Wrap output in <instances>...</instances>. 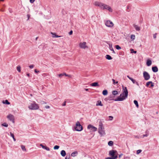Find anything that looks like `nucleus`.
<instances>
[{"instance_id": "c756f323", "label": "nucleus", "mask_w": 159, "mask_h": 159, "mask_svg": "<svg viewBox=\"0 0 159 159\" xmlns=\"http://www.w3.org/2000/svg\"><path fill=\"white\" fill-rule=\"evenodd\" d=\"M116 157H107L106 158V159H116Z\"/></svg>"}, {"instance_id": "412c9836", "label": "nucleus", "mask_w": 159, "mask_h": 159, "mask_svg": "<svg viewBox=\"0 0 159 159\" xmlns=\"http://www.w3.org/2000/svg\"><path fill=\"white\" fill-rule=\"evenodd\" d=\"M106 58L108 60H111L112 59V57L109 55H107L106 56Z\"/></svg>"}, {"instance_id": "864d4df0", "label": "nucleus", "mask_w": 159, "mask_h": 159, "mask_svg": "<svg viewBox=\"0 0 159 159\" xmlns=\"http://www.w3.org/2000/svg\"><path fill=\"white\" fill-rule=\"evenodd\" d=\"M157 34V33H156V34H155L153 35V38H154V39H155V38H156V34Z\"/></svg>"}, {"instance_id": "7ed1b4c3", "label": "nucleus", "mask_w": 159, "mask_h": 159, "mask_svg": "<svg viewBox=\"0 0 159 159\" xmlns=\"http://www.w3.org/2000/svg\"><path fill=\"white\" fill-rule=\"evenodd\" d=\"M99 127L98 131L99 134L102 135H105V133L104 130V128L103 127V125L101 121L99 123Z\"/></svg>"}, {"instance_id": "c9c22d12", "label": "nucleus", "mask_w": 159, "mask_h": 159, "mask_svg": "<svg viewBox=\"0 0 159 159\" xmlns=\"http://www.w3.org/2000/svg\"><path fill=\"white\" fill-rule=\"evenodd\" d=\"M151 81H149V82H147V83H146V86L147 87H148L149 85V84H151Z\"/></svg>"}, {"instance_id": "dca6fc26", "label": "nucleus", "mask_w": 159, "mask_h": 159, "mask_svg": "<svg viewBox=\"0 0 159 159\" xmlns=\"http://www.w3.org/2000/svg\"><path fill=\"white\" fill-rule=\"evenodd\" d=\"M90 85L92 86L96 87L99 86V84L98 82H94L90 84Z\"/></svg>"}, {"instance_id": "338daca9", "label": "nucleus", "mask_w": 159, "mask_h": 159, "mask_svg": "<svg viewBox=\"0 0 159 159\" xmlns=\"http://www.w3.org/2000/svg\"><path fill=\"white\" fill-rule=\"evenodd\" d=\"M70 157H69L68 158H67V156H66V158H65V159H69V158Z\"/></svg>"}, {"instance_id": "b1692460", "label": "nucleus", "mask_w": 159, "mask_h": 159, "mask_svg": "<svg viewBox=\"0 0 159 159\" xmlns=\"http://www.w3.org/2000/svg\"><path fill=\"white\" fill-rule=\"evenodd\" d=\"M112 94L113 95H116L118 94V91L116 90L113 91H112Z\"/></svg>"}, {"instance_id": "2f4dec72", "label": "nucleus", "mask_w": 159, "mask_h": 159, "mask_svg": "<svg viewBox=\"0 0 159 159\" xmlns=\"http://www.w3.org/2000/svg\"><path fill=\"white\" fill-rule=\"evenodd\" d=\"M2 126H4L5 127H7L8 126V125L6 123H4L3 124H2Z\"/></svg>"}, {"instance_id": "603ef678", "label": "nucleus", "mask_w": 159, "mask_h": 159, "mask_svg": "<svg viewBox=\"0 0 159 159\" xmlns=\"http://www.w3.org/2000/svg\"><path fill=\"white\" fill-rule=\"evenodd\" d=\"M35 0H30V2L31 3H33L34 2Z\"/></svg>"}, {"instance_id": "1a4fd4ad", "label": "nucleus", "mask_w": 159, "mask_h": 159, "mask_svg": "<svg viewBox=\"0 0 159 159\" xmlns=\"http://www.w3.org/2000/svg\"><path fill=\"white\" fill-rule=\"evenodd\" d=\"M105 25L108 27H112L113 26V23L110 20H107L105 23Z\"/></svg>"}, {"instance_id": "7c9ffc66", "label": "nucleus", "mask_w": 159, "mask_h": 159, "mask_svg": "<svg viewBox=\"0 0 159 159\" xmlns=\"http://www.w3.org/2000/svg\"><path fill=\"white\" fill-rule=\"evenodd\" d=\"M130 38L131 39H132L133 40H134L135 39V36L134 35L132 34L131 35Z\"/></svg>"}, {"instance_id": "ea45409f", "label": "nucleus", "mask_w": 159, "mask_h": 159, "mask_svg": "<svg viewBox=\"0 0 159 159\" xmlns=\"http://www.w3.org/2000/svg\"><path fill=\"white\" fill-rule=\"evenodd\" d=\"M142 152V150H140V149L138 150L137 151V154H139L140 152Z\"/></svg>"}, {"instance_id": "bb28decb", "label": "nucleus", "mask_w": 159, "mask_h": 159, "mask_svg": "<svg viewBox=\"0 0 159 159\" xmlns=\"http://www.w3.org/2000/svg\"><path fill=\"white\" fill-rule=\"evenodd\" d=\"M3 103H4V104H10V102H8V101L7 100H6L5 101H3Z\"/></svg>"}, {"instance_id": "9d476101", "label": "nucleus", "mask_w": 159, "mask_h": 159, "mask_svg": "<svg viewBox=\"0 0 159 159\" xmlns=\"http://www.w3.org/2000/svg\"><path fill=\"white\" fill-rule=\"evenodd\" d=\"M7 117L10 121H11L13 123H14V118L13 115L9 114L7 116Z\"/></svg>"}, {"instance_id": "f03ea898", "label": "nucleus", "mask_w": 159, "mask_h": 159, "mask_svg": "<svg viewBox=\"0 0 159 159\" xmlns=\"http://www.w3.org/2000/svg\"><path fill=\"white\" fill-rule=\"evenodd\" d=\"M94 5L96 6L99 7L101 9L103 10H107L109 6L106 4L99 2H96L94 3Z\"/></svg>"}, {"instance_id": "774afa93", "label": "nucleus", "mask_w": 159, "mask_h": 159, "mask_svg": "<svg viewBox=\"0 0 159 159\" xmlns=\"http://www.w3.org/2000/svg\"><path fill=\"white\" fill-rule=\"evenodd\" d=\"M85 90H86V91H88L89 90L88 89H85Z\"/></svg>"}, {"instance_id": "0eeeda50", "label": "nucleus", "mask_w": 159, "mask_h": 159, "mask_svg": "<svg viewBox=\"0 0 159 159\" xmlns=\"http://www.w3.org/2000/svg\"><path fill=\"white\" fill-rule=\"evenodd\" d=\"M143 77L145 80H147L150 79V76L148 72L146 71H144L143 72Z\"/></svg>"}, {"instance_id": "e433bc0d", "label": "nucleus", "mask_w": 159, "mask_h": 159, "mask_svg": "<svg viewBox=\"0 0 159 159\" xmlns=\"http://www.w3.org/2000/svg\"><path fill=\"white\" fill-rule=\"evenodd\" d=\"M130 51H131V53H136L137 52L136 51H134V49H130Z\"/></svg>"}, {"instance_id": "bf43d9fd", "label": "nucleus", "mask_w": 159, "mask_h": 159, "mask_svg": "<svg viewBox=\"0 0 159 159\" xmlns=\"http://www.w3.org/2000/svg\"><path fill=\"white\" fill-rule=\"evenodd\" d=\"M122 155H123V154H121L119 156V157H118L119 158H120Z\"/></svg>"}, {"instance_id": "de8ad7c7", "label": "nucleus", "mask_w": 159, "mask_h": 159, "mask_svg": "<svg viewBox=\"0 0 159 159\" xmlns=\"http://www.w3.org/2000/svg\"><path fill=\"white\" fill-rule=\"evenodd\" d=\"M73 33V31L72 30H71L69 32V35H71Z\"/></svg>"}, {"instance_id": "4468645a", "label": "nucleus", "mask_w": 159, "mask_h": 159, "mask_svg": "<svg viewBox=\"0 0 159 159\" xmlns=\"http://www.w3.org/2000/svg\"><path fill=\"white\" fill-rule=\"evenodd\" d=\"M133 26L135 28L136 30L137 31H139L140 30V28L139 26L138 25H136L135 24H133Z\"/></svg>"}, {"instance_id": "c03bdc74", "label": "nucleus", "mask_w": 159, "mask_h": 159, "mask_svg": "<svg viewBox=\"0 0 159 159\" xmlns=\"http://www.w3.org/2000/svg\"><path fill=\"white\" fill-rule=\"evenodd\" d=\"M34 65H30L29 67L30 69L33 68L34 67Z\"/></svg>"}, {"instance_id": "37998d69", "label": "nucleus", "mask_w": 159, "mask_h": 159, "mask_svg": "<svg viewBox=\"0 0 159 159\" xmlns=\"http://www.w3.org/2000/svg\"><path fill=\"white\" fill-rule=\"evenodd\" d=\"M61 36H59L57 35H55V36H52V37L53 38L56 37V38H58L61 37Z\"/></svg>"}, {"instance_id": "a878e982", "label": "nucleus", "mask_w": 159, "mask_h": 159, "mask_svg": "<svg viewBox=\"0 0 159 159\" xmlns=\"http://www.w3.org/2000/svg\"><path fill=\"white\" fill-rule=\"evenodd\" d=\"M114 97L112 96H111L107 98H106V99H107V100H110V101L112 100H114L115 99H112L111 98H112Z\"/></svg>"}, {"instance_id": "09e8293b", "label": "nucleus", "mask_w": 159, "mask_h": 159, "mask_svg": "<svg viewBox=\"0 0 159 159\" xmlns=\"http://www.w3.org/2000/svg\"><path fill=\"white\" fill-rule=\"evenodd\" d=\"M109 118H111V119H110V120H112V119H113V117L112 116H109Z\"/></svg>"}, {"instance_id": "e2e57ef3", "label": "nucleus", "mask_w": 159, "mask_h": 159, "mask_svg": "<svg viewBox=\"0 0 159 159\" xmlns=\"http://www.w3.org/2000/svg\"><path fill=\"white\" fill-rule=\"evenodd\" d=\"M67 75L66 76H68V77H71V75H67Z\"/></svg>"}, {"instance_id": "f704fd0d", "label": "nucleus", "mask_w": 159, "mask_h": 159, "mask_svg": "<svg viewBox=\"0 0 159 159\" xmlns=\"http://www.w3.org/2000/svg\"><path fill=\"white\" fill-rule=\"evenodd\" d=\"M110 12H112V9L109 6V7H108V9H107Z\"/></svg>"}, {"instance_id": "69168bd1", "label": "nucleus", "mask_w": 159, "mask_h": 159, "mask_svg": "<svg viewBox=\"0 0 159 159\" xmlns=\"http://www.w3.org/2000/svg\"><path fill=\"white\" fill-rule=\"evenodd\" d=\"M26 75H27L28 77H29V76H30V74H29V73H27V74H26Z\"/></svg>"}, {"instance_id": "72a5a7b5", "label": "nucleus", "mask_w": 159, "mask_h": 159, "mask_svg": "<svg viewBox=\"0 0 159 159\" xmlns=\"http://www.w3.org/2000/svg\"><path fill=\"white\" fill-rule=\"evenodd\" d=\"M21 148L22 149L23 151H25L26 150V149H25V146L23 145H21Z\"/></svg>"}, {"instance_id": "c85d7f7f", "label": "nucleus", "mask_w": 159, "mask_h": 159, "mask_svg": "<svg viewBox=\"0 0 159 159\" xmlns=\"http://www.w3.org/2000/svg\"><path fill=\"white\" fill-rule=\"evenodd\" d=\"M117 50H120L121 49V47L118 45H116L115 46Z\"/></svg>"}, {"instance_id": "ddd939ff", "label": "nucleus", "mask_w": 159, "mask_h": 159, "mask_svg": "<svg viewBox=\"0 0 159 159\" xmlns=\"http://www.w3.org/2000/svg\"><path fill=\"white\" fill-rule=\"evenodd\" d=\"M152 71L154 72H157L158 71V68L157 66H153L152 68Z\"/></svg>"}, {"instance_id": "20e7f679", "label": "nucleus", "mask_w": 159, "mask_h": 159, "mask_svg": "<svg viewBox=\"0 0 159 159\" xmlns=\"http://www.w3.org/2000/svg\"><path fill=\"white\" fill-rule=\"evenodd\" d=\"M30 109L33 110H36L38 109L39 107L38 105L36 104L35 102H33L29 106Z\"/></svg>"}, {"instance_id": "5701e85b", "label": "nucleus", "mask_w": 159, "mask_h": 159, "mask_svg": "<svg viewBox=\"0 0 159 159\" xmlns=\"http://www.w3.org/2000/svg\"><path fill=\"white\" fill-rule=\"evenodd\" d=\"M102 93L104 95H106L108 93V91L107 90H103L102 92Z\"/></svg>"}, {"instance_id": "79ce46f5", "label": "nucleus", "mask_w": 159, "mask_h": 159, "mask_svg": "<svg viewBox=\"0 0 159 159\" xmlns=\"http://www.w3.org/2000/svg\"><path fill=\"white\" fill-rule=\"evenodd\" d=\"M10 134L11 137L13 138L14 137V134H13L11 132H10Z\"/></svg>"}, {"instance_id": "8fccbe9b", "label": "nucleus", "mask_w": 159, "mask_h": 159, "mask_svg": "<svg viewBox=\"0 0 159 159\" xmlns=\"http://www.w3.org/2000/svg\"><path fill=\"white\" fill-rule=\"evenodd\" d=\"M45 108L46 109H48L50 108V107L49 106H46L45 107Z\"/></svg>"}, {"instance_id": "393cba45", "label": "nucleus", "mask_w": 159, "mask_h": 159, "mask_svg": "<svg viewBox=\"0 0 159 159\" xmlns=\"http://www.w3.org/2000/svg\"><path fill=\"white\" fill-rule=\"evenodd\" d=\"M113 144V142L112 141H110L108 142V145L110 146H112Z\"/></svg>"}, {"instance_id": "0e129e2a", "label": "nucleus", "mask_w": 159, "mask_h": 159, "mask_svg": "<svg viewBox=\"0 0 159 159\" xmlns=\"http://www.w3.org/2000/svg\"><path fill=\"white\" fill-rule=\"evenodd\" d=\"M63 75H65V76H67V74H66L65 73H63Z\"/></svg>"}, {"instance_id": "4be33fe9", "label": "nucleus", "mask_w": 159, "mask_h": 159, "mask_svg": "<svg viewBox=\"0 0 159 159\" xmlns=\"http://www.w3.org/2000/svg\"><path fill=\"white\" fill-rule=\"evenodd\" d=\"M107 44H108L109 45V49H110V50L111 51H112L114 49H113V48L112 47V44L111 43H107Z\"/></svg>"}, {"instance_id": "9b49d317", "label": "nucleus", "mask_w": 159, "mask_h": 159, "mask_svg": "<svg viewBox=\"0 0 159 159\" xmlns=\"http://www.w3.org/2000/svg\"><path fill=\"white\" fill-rule=\"evenodd\" d=\"M86 43L85 42H83L82 43H81L79 44V46L81 48L85 49L87 48V47L86 45Z\"/></svg>"}, {"instance_id": "4d7b16f0", "label": "nucleus", "mask_w": 159, "mask_h": 159, "mask_svg": "<svg viewBox=\"0 0 159 159\" xmlns=\"http://www.w3.org/2000/svg\"><path fill=\"white\" fill-rule=\"evenodd\" d=\"M51 34L53 35V36H55V35H56L55 33L51 32Z\"/></svg>"}, {"instance_id": "f3484780", "label": "nucleus", "mask_w": 159, "mask_h": 159, "mask_svg": "<svg viewBox=\"0 0 159 159\" xmlns=\"http://www.w3.org/2000/svg\"><path fill=\"white\" fill-rule=\"evenodd\" d=\"M96 106H103V105L102 104V102L101 101L98 100L97 102Z\"/></svg>"}, {"instance_id": "3c124183", "label": "nucleus", "mask_w": 159, "mask_h": 159, "mask_svg": "<svg viewBox=\"0 0 159 159\" xmlns=\"http://www.w3.org/2000/svg\"><path fill=\"white\" fill-rule=\"evenodd\" d=\"M34 72L36 73H38L39 72V71L37 70L36 69H35Z\"/></svg>"}, {"instance_id": "5fc2aeb1", "label": "nucleus", "mask_w": 159, "mask_h": 159, "mask_svg": "<svg viewBox=\"0 0 159 159\" xmlns=\"http://www.w3.org/2000/svg\"><path fill=\"white\" fill-rule=\"evenodd\" d=\"M30 15H29V14H28V15H27V18H28V20H29V18H30Z\"/></svg>"}, {"instance_id": "f257e3e1", "label": "nucleus", "mask_w": 159, "mask_h": 159, "mask_svg": "<svg viewBox=\"0 0 159 159\" xmlns=\"http://www.w3.org/2000/svg\"><path fill=\"white\" fill-rule=\"evenodd\" d=\"M123 89V93H121L118 97L116 99L114 100L115 101H122L124 100L125 99L127 98L128 92L126 87H124L122 86Z\"/></svg>"}, {"instance_id": "39448f33", "label": "nucleus", "mask_w": 159, "mask_h": 159, "mask_svg": "<svg viewBox=\"0 0 159 159\" xmlns=\"http://www.w3.org/2000/svg\"><path fill=\"white\" fill-rule=\"evenodd\" d=\"M75 130L78 131H80L83 130V127L80 125V122L78 121L76 123L75 126L74 127Z\"/></svg>"}, {"instance_id": "2eb2a0df", "label": "nucleus", "mask_w": 159, "mask_h": 159, "mask_svg": "<svg viewBox=\"0 0 159 159\" xmlns=\"http://www.w3.org/2000/svg\"><path fill=\"white\" fill-rule=\"evenodd\" d=\"M40 146L42 147L44 149L47 151L50 150V149L48 147L46 146H43L42 144H40Z\"/></svg>"}, {"instance_id": "13d9d810", "label": "nucleus", "mask_w": 159, "mask_h": 159, "mask_svg": "<svg viewBox=\"0 0 159 159\" xmlns=\"http://www.w3.org/2000/svg\"><path fill=\"white\" fill-rule=\"evenodd\" d=\"M66 105V101H65L62 104L63 106H65Z\"/></svg>"}, {"instance_id": "f8f14e48", "label": "nucleus", "mask_w": 159, "mask_h": 159, "mask_svg": "<svg viewBox=\"0 0 159 159\" xmlns=\"http://www.w3.org/2000/svg\"><path fill=\"white\" fill-rule=\"evenodd\" d=\"M152 63V62L151 60L150 59H148L146 61V65L148 66H150Z\"/></svg>"}, {"instance_id": "58836bf2", "label": "nucleus", "mask_w": 159, "mask_h": 159, "mask_svg": "<svg viewBox=\"0 0 159 159\" xmlns=\"http://www.w3.org/2000/svg\"><path fill=\"white\" fill-rule=\"evenodd\" d=\"M112 80L113 81V84H117L118 83V81H116V82L115 80H114V79H112Z\"/></svg>"}, {"instance_id": "680f3d73", "label": "nucleus", "mask_w": 159, "mask_h": 159, "mask_svg": "<svg viewBox=\"0 0 159 159\" xmlns=\"http://www.w3.org/2000/svg\"><path fill=\"white\" fill-rule=\"evenodd\" d=\"M135 83L138 85V86H139V83H138V82H136L135 81Z\"/></svg>"}, {"instance_id": "423d86ee", "label": "nucleus", "mask_w": 159, "mask_h": 159, "mask_svg": "<svg viewBox=\"0 0 159 159\" xmlns=\"http://www.w3.org/2000/svg\"><path fill=\"white\" fill-rule=\"evenodd\" d=\"M118 153L116 150H112L110 151L109 152V155L111 157H116V159L118 157Z\"/></svg>"}, {"instance_id": "6e6d98bb", "label": "nucleus", "mask_w": 159, "mask_h": 159, "mask_svg": "<svg viewBox=\"0 0 159 159\" xmlns=\"http://www.w3.org/2000/svg\"><path fill=\"white\" fill-rule=\"evenodd\" d=\"M148 134H143V138H144V137H147L148 136Z\"/></svg>"}, {"instance_id": "473e14b6", "label": "nucleus", "mask_w": 159, "mask_h": 159, "mask_svg": "<svg viewBox=\"0 0 159 159\" xmlns=\"http://www.w3.org/2000/svg\"><path fill=\"white\" fill-rule=\"evenodd\" d=\"M59 148V146L58 145H55L54 147V149L55 150L58 149Z\"/></svg>"}, {"instance_id": "6e6552de", "label": "nucleus", "mask_w": 159, "mask_h": 159, "mask_svg": "<svg viewBox=\"0 0 159 159\" xmlns=\"http://www.w3.org/2000/svg\"><path fill=\"white\" fill-rule=\"evenodd\" d=\"M87 129H90L92 131L95 132L97 130V128L93 126V125L89 124L87 126Z\"/></svg>"}, {"instance_id": "49530a36", "label": "nucleus", "mask_w": 159, "mask_h": 159, "mask_svg": "<svg viewBox=\"0 0 159 159\" xmlns=\"http://www.w3.org/2000/svg\"><path fill=\"white\" fill-rule=\"evenodd\" d=\"M154 83H152V81H151V87H153L154 86Z\"/></svg>"}, {"instance_id": "4c0bfd02", "label": "nucleus", "mask_w": 159, "mask_h": 159, "mask_svg": "<svg viewBox=\"0 0 159 159\" xmlns=\"http://www.w3.org/2000/svg\"><path fill=\"white\" fill-rule=\"evenodd\" d=\"M17 70L19 72L20 71V66H17Z\"/></svg>"}, {"instance_id": "a19ab883", "label": "nucleus", "mask_w": 159, "mask_h": 159, "mask_svg": "<svg viewBox=\"0 0 159 159\" xmlns=\"http://www.w3.org/2000/svg\"><path fill=\"white\" fill-rule=\"evenodd\" d=\"M58 75L59 77L61 78L62 77V76L64 75L63 73L61 74H59Z\"/></svg>"}, {"instance_id": "a211bd4d", "label": "nucleus", "mask_w": 159, "mask_h": 159, "mask_svg": "<svg viewBox=\"0 0 159 159\" xmlns=\"http://www.w3.org/2000/svg\"><path fill=\"white\" fill-rule=\"evenodd\" d=\"M78 152L77 151H75L73 152L71 154V156L75 157L78 154Z\"/></svg>"}, {"instance_id": "aec40b11", "label": "nucleus", "mask_w": 159, "mask_h": 159, "mask_svg": "<svg viewBox=\"0 0 159 159\" xmlns=\"http://www.w3.org/2000/svg\"><path fill=\"white\" fill-rule=\"evenodd\" d=\"M127 77L134 84H135V80L132 78L130 77L129 76L127 75Z\"/></svg>"}, {"instance_id": "a18cd8bd", "label": "nucleus", "mask_w": 159, "mask_h": 159, "mask_svg": "<svg viewBox=\"0 0 159 159\" xmlns=\"http://www.w3.org/2000/svg\"><path fill=\"white\" fill-rule=\"evenodd\" d=\"M134 137L136 138L137 139H139L141 137H140V136H135Z\"/></svg>"}, {"instance_id": "052dcab7", "label": "nucleus", "mask_w": 159, "mask_h": 159, "mask_svg": "<svg viewBox=\"0 0 159 159\" xmlns=\"http://www.w3.org/2000/svg\"><path fill=\"white\" fill-rule=\"evenodd\" d=\"M129 6H127V8L126 9V11H128V12L129 11H128V9H129Z\"/></svg>"}, {"instance_id": "6ab92c4d", "label": "nucleus", "mask_w": 159, "mask_h": 159, "mask_svg": "<svg viewBox=\"0 0 159 159\" xmlns=\"http://www.w3.org/2000/svg\"><path fill=\"white\" fill-rule=\"evenodd\" d=\"M61 154L62 157H65L66 155V153L65 150H62L61 152Z\"/></svg>"}, {"instance_id": "cd10ccee", "label": "nucleus", "mask_w": 159, "mask_h": 159, "mask_svg": "<svg viewBox=\"0 0 159 159\" xmlns=\"http://www.w3.org/2000/svg\"><path fill=\"white\" fill-rule=\"evenodd\" d=\"M134 102L137 107H139L138 103L137 101L134 100Z\"/></svg>"}]
</instances>
